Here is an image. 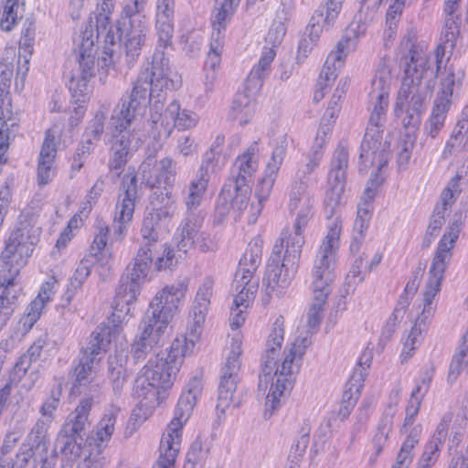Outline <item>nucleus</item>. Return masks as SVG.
Instances as JSON below:
<instances>
[{
    "instance_id": "15",
    "label": "nucleus",
    "mask_w": 468,
    "mask_h": 468,
    "mask_svg": "<svg viewBox=\"0 0 468 468\" xmlns=\"http://www.w3.org/2000/svg\"><path fill=\"white\" fill-rule=\"evenodd\" d=\"M457 238L458 235L456 233L450 232L449 235L444 234L439 241L429 271V279L423 295V314L427 317L431 314L432 301L441 289V282L443 279L447 264L452 258V249Z\"/></svg>"
},
{
    "instance_id": "12",
    "label": "nucleus",
    "mask_w": 468,
    "mask_h": 468,
    "mask_svg": "<svg viewBox=\"0 0 468 468\" xmlns=\"http://www.w3.org/2000/svg\"><path fill=\"white\" fill-rule=\"evenodd\" d=\"M341 229V221L338 218L334 219L317 250L311 272L312 292L326 294L331 292V284L335 279L336 254Z\"/></svg>"
},
{
    "instance_id": "31",
    "label": "nucleus",
    "mask_w": 468,
    "mask_h": 468,
    "mask_svg": "<svg viewBox=\"0 0 468 468\" xmlns=\"http://www.w3.org/2000/svg\"><path fill=\"white\" fill-rule=\"evenodd\" d=\"M10 84V78H7L6 80L0 78V137L4 139L7 147L9 146V129L16 125V122L12 118Z\"/></svg>"
},
{
    "instance_id": "11",
    "label": "nucleus",
    "mask_w": 468,
    "mask_h": 468,
    "mask_svg": "<svg viewBox=\"0 0 468 468\" xmlns=\"http://www.w3.org/2000/svg\"><path fill=\"white\" fill-rule=\"evenodd\" d=\"M115 313L108 322L101 323L92 332L88 346L82 351V355L79 359L78 365L74 368L75 384L73 390L79 389L80 387H86L90 384L94 376L93 365L98 355L105 352L106 347L110 345L112 339L119 335L121 326V314L114 307ZM128 314L129 313L122 312Z\"/></svg>"
},
{
    "instance_id": "43",
    "label": "nucleus",
    "mask_w": 468,
    "mask_h": 468,
    "mask_svg": "<svg viewBox=\"0 0 468 468\" xmlns=\"http://www.w3.org/2000/svg\"><path fill=\"white\" fill-rule=\"evenodd\" d=\"M92 264L93 260L90 258H84L80 261L73 276L70 278L69 284L63 296V301H65L67 304L70 303L78 290L81 288L82 284L90 274Z\"/></svg>"
},
{
    "instance_id": "20",
    "label": "nucleus",
    "mask_w": 468,
    "mask_h": 468,
    "mask_svg": "<svg viewBox=\"0 0 468 468\" xmlns=\"http://www.w3.org/2000/svg\"><path fill=\"white\" fill-rule=\"evenodd\" d=\"M331 14L324 11V8L318 7L311 17L307 30L309 34L303 37L298 45L296 59L299 63L306 58L317 42L323 30H328L334 26L337 17H329Z\"/></svg>"
},
{
    "instance_id": "39",
    "label": "nucleus",
    "mask_w": 468,
    "mask_h": 468,
    "mask_svg": "<svg viewBox=\"0 0 468 468\" xmlns=\"http://www.w3.org/2000/svg\"><path fill=\"white\" fill-rule=\"evenodd\" d=\"M164 116L166 119L173 121L174 125L179 130H186L193 128L197 125L198 117L197 113L180 109V104L177 101H173L168 104L164 112Z\"/></svg>"
},
{
    "instance_id": "29",
    "label": "nucleus",
    "mask_w": 468,
    "mask_h": 468,
    "mask_svg": "<svg viewBox=\"0 0 468 468\" xmlns=\"http://www.w3.org/2000/svg\"><path fill=\"white\" fill-rule=\"evenodd\" d=\"M214 279L210 276L206 277L200 284L195 301L190 312V316L193 318L195 331L200 328L205 322L208 307L210 305V299L213 295Z\"/></svg>"
},
{
    "instance_id": "10",
    "label": "nucleus",
    "mask_w": 468,
    "mask_h": 468,
    "mask_svg": "<svg viewBox=\"0 0 468 468\" xmlns=\"http://www.w3.org/2000/svg\"><path fill=\"white\" fill-rule=\"evenodd\" d=\"M285 239L281 238L269 258L262 285L269 297H281L286 292L298 268L302 250H299L301 239L292 242V247L285 245Z\"/></svg>"
},
{
    "instance_id": "25",
    "label": "nucleus",
    "mask_w": 468,
    "mask_h": 468,
    "mask_svg": "<svg viewBox=\"0 0 468 468\" xmlns=\"http://www.w3.org/2000/svg\"><path fill=\"white\" fill-rule=\"evenodd\" d=\"M112 16L103 15H95V26L90 24L87 28H92L94 32V42H99L101 37H104L105 46L102 55L98 59V65L101 68H108L113 63V49L114 35L112 32L111 26Z\"/></svg>"
},
{
    "instance_id": "42",
    "label": "nucleus",
    "mask_w": 468,
    "mask_h": 468,
    "mask_svg": "<svg viewBox=\"0 0 468 468\" xmlns=\"http://www.w3.org/2000/svg\"><path fill=\"white\" fill-rule=\"evenodd\" d=\"M396 410L393 407L389 406L384 411L379 420L377 428V432L372 441L376 457L379 456V454L382 452L384 446L388 441V435L393 428V419Z\"/></svg>"
},
{
    "instance_id": "24",
    "label": "nucleus",
    "mask_w": 468,
    "mask_h": 468,
    "mask_svg": "<svg viewBox=\"0 0 468 468\" xmlns=\"http://www.w3.org/2000/svg\"><path fill=\"white\" fill-rule=\"evenodd\" d=\"M56 136L54 131L49 129L39 153L37 164V183L39 186H46L52 181L56 174L54 161L57 154Z\"/></svg>"
},
{
    "instance_id": "37",
    "label": "nucleus",
    "mask_w": 468,
    "mask_h": 468,
    "mask_svg": "<svg viewBox=\"0 0 468 468\" xmlns=\"http://www.w3.org/2000/svg\"><path fill=\"white\" fill-rule=\"evenodd\" d=\"M373 205L369 202L360 203L357 208V216L354 223L353 239L350 244V250L356 252L364 239V233L368 228Z\"/></svg>"
},
{
    "instance_id": "21",
    "label": "nucleus",
    "mask_w": 468,
    "mask_h": 468,
    "mask_svg": "<svg viewBox=\"0 0 468 468\" xmlns=\"http://www.w3.org/2000/svg\"><path fill=\"white\" fill-rule=\"evenodd\" d=\"M350 37H342L337 45L336 50L332 51L326 58L324 65L317 80V87L329 88L333 85L337 77V71L344 65V60L350 50Z\"/></svg>"
},
{
    "instance_id": "26",
    "label": "nucleus",
    "mask_w": 468,
    "mask_h": 468,
    "mask_svg": "<svg viewBox=\"0 0 468 468\" xmlns=\"http://www.w3.org/2000/svg\"><path fill=\"white\" fill-rule=\"evenodd\" d=\"M79 55L77 56L80 66L78 74L84 79H92L95 76V47L94 32L92 28H87L79 37Z\"/></svg>"
},
{
    "instance_id": "57",
    "label": "nucleus",
    "mask_w": 468,
    "mask_h": 468,
    "mask_svg": "<svg viewBox=\"0 0 468 468\" xmlns=\"http://www.w3.org/2000/svg\"><path fill=\"white\" fill-rule=\"evenodd\" d=\"M61 395L62 386L61 384H58L51 389L49 396L42 404L40 408V419H44L46 421L48 422L53 421V420L55 419L54 413L59 406Z\"/></svg>"
},
{
    "instance_id": "18",
    "label": "nucleus",
    "mask_w": 468,
    "mask_h": 468,
    "mask_svg": "<svg viewBox=\"0 0 468 468\" xmlns=\"http://www.w3.org/2000/svg\"><path fill=\"white\" fill-rule=\"evenodd\" d=\"M240 354V343L234 341L231 345V351L221 369L217 403V410L221 412H224L233 401L239 381V371L240 368L239 358Z\"/></svg>"
},
{
    "instance_id": "17",
    "label": "nucleus",
    "mask_w": 468,
    "mask_h": 468,
    "mask_svg": "<svg viewBox=\"0 0 468 468\" xmlns=\"http://www.w3.org/2000/svg\"><path fill=\"white\" fill-rule=\"evenodd\" d=\"M119 198L115 206V217L113 223V236L115 240H122L127 231V224L132 220L135 202L138 198L137 176H124Z\"/></svg>"
},
{
    "instance_id": "48",
    "label": "nucleus",
    "mask_w": 468,
    "mask_h": 468,
    "mask_svg": "<svg viewBox=\"0 0 468 468\" xmlns=\"http://www.w3.org/2000/svg\"><path fill=\"white\" fill-rule=\"evenodd\" d=\"M432 314L427 317L423 314L422 312L421 314L417 318L414 325L412 326L404 342V347L401 353L402 362L407 361L412 356V352L416 349V346L420 342V335L426 325L425 321Z\"/></svg>"
},
{
    "instance_id": "55",
    "label": "nucleus",
    "mask_w": 468,
    "mask_h": 468,
    "mask_svg": "<svg viewBox=\"0 0 468 468\" xmlns=\"http://www.w3.org/2000/svg\"><path fill=\"white\" fill-rule=\"evenodd\" d=\"M308 183V180H298L295 177L290 192L289 209L291 212L296 211V209L299 208L300 204L311 202V198L307 191Z\"/></svg>"
},
{
    "instance_id": "62",
    "label": "nucleus",
    "mask_w": 468,
    "mask_h": 468,
    "mask_svg": "<svg viewBox=\"0 0 468 468\" xmlns=\"http://www.w3.org/2000/svg\"><path fill=\"white\" fill-rule=\"evenodd\" d=\"M321 160L322 154L320 152L315 151L314 154H308L307 161L299 165L295 175L296 178L298 180L304 179L310 181L308 176L319 166Z\"/></svg>"
},
{
    "instance_id": "63",
    "label": "nucleus",
    "mask_w": 468,
    "mask_h": 468,
    "mask_svg": "<svg viewBox=\"0 0 468 468\" xmlns=\"http://www.w3.org/2000/svg\"><path fill=\"white\" fill-rule=\"evenodd\" d=\"M125 361L126 357L119 354L109 356L108 372L111 381L126 378Z\"/></svg>"
},
{
    "instance_id": "19",
    "label": "nucleus",
    "mask_w": 468,
    "mask_h": 468,
    "mask_svg": "<svg viewBox=\"0 0 468 468\" xmlns=\"http://www.w3.org/2000/svg\"><path fill=\"white\" fill-rule=\"evenodd\" d=\"M348 160L347 149L339 144L333 154L328 175L330 189L326 196L331 203L337 204L345 191Z\"/></svg>"
},
{
    "instance_id": "6",
    "label": "nucleus",
    "mask_w": 468,
    "mask_h": 468,
    "mask_svg": "<svg viewBox=\"0 0 468 468\" xmlns=\"http://www.w3.org/2000/svg\"><path fill=\"white\" fill-rule=\"evenodd\" d=\"M390 83V69L385 62H380L372 79L368 92L370 116L360 147L359 159L365 168L375 166L379 171L388 164L389 143L383 140L382 128L386 122Z\"/></svg>"
},
{
    "instance_id": "13",
    "label": "nucleus",
    "mask_w": 468,
    "mask_h": 468,
    "mask_svg": "<svg viewBox=\"0 0 468 468\" xmlns=\"http://www.w3.org/2000/svg\"><path fill=\"white\" fill-rule=\"evenodd\" d=\"M194 346V341H188L186 336L176 337L168 351L156 354L142 370L149 373V377L151 374L154 375V383L162 388L163 392H165L173 386L183 357L192 351Z\"/></svg>"
},
{
    "instance_id": "1",
    "label": "nucleus",
    "mask_w": 468,
    "mask_h": 468,
    "mask_svg": "<svg viewBox=\"0 0 468 468\" xmlns=\"http://www.w3.org/2000/svg\"><path fill=\"white\" fill-rule=\"evenodd\" d=\"M403 55L400 66L404 69V77L396 101L395 113L399 117L407 104L406 115L402 123L406 128H417L421 122V114L434 88V79L440 76V90L434 101L447 102L451 107L454 89L459 88L465 76L463 67L454 61L449 62L441 71L442 58L445 47L440 45L436 48V71L431 68L429 58L422 48L417 44L415 34L409 33L400 43Z\"/></svg>"
},
{
    "instance_id": "56",
    "label": "nucleus",
    "mask_w": 468,
    "mask_h": 468,
    "mask_svg": "<svg viewBox=\"0 0 468 468\" xmlns=\"http://www.w3.org/2000/svg\"><path fill=\"white\" fill-rule=\"evenodd\" d=\"M240 1L223 0L214 15L213 26L219 32L230 21Z\"/></svg>"
},
{
    "instance_id": "9",
    "label": "nucleus",
    "mask_w": 468,
    "mask_h": 468,
    "mask_svg": "<svg viewBox=\"0 0 468 468\" xmlns=\"http://www.w3.org/2000/svg\"><path fill=\"white\" fill-rule=\"evenodd\" d=\"M201 379L194 377L186 384L175 410V416L163 434L159 446V458L153 468H171L181 445L183 424L190 417L202 392Z\"/></svg>"
},
{
    "instance_id": "40",
    "label": "nucleus",
    "mask_w": 468,
    "mask_h": 468,
    "mask_svg": "<svg viewBox=\"0 0 468 468\" xmlns=\"http://www.w3.org/2000/svg\"><path fill=\"white\" fill-rule=\"evenodd\" d=\"M233 290L237 292L233 299L232 307L233 311L236 312L239 309H247L249 303L257 292L258 282L249 281L246 279H240L239 277L234 278L232 283Z\"/></svg>"
},
{
    "instance_id": "61",
    "label": "nucleus",
    "mask_w": 468,
    "mask_h": 468,
    "mask_svg": "<svg viewBox=\"0 0 468 468\" xmlns=\"http://www.w3.org/2000/svg\"><path fill=\"white\" fill-rule=\"evenodd\" d=\"M460 16H445V26L442 34L445 45H449L451 48H453L456 45L460 33Z\"/></svg>"
},
{
    "instance_id": "47",
    "label": "nucleus",
    "mask_w": 468,
    "mask_h": 468,
    "mask_svg": "<svg viewBox=\"0 0 468 468\" xmlns=\"http://www.w3.org/2000/svg\"><path fill=\"white\" fill-rule=\"evenodd\" d=\"M108 118L106 109H100L96 112L94 117L89 122L82 138L85 139L87 144H97L101 140L105 128V122Z\"/></svg>"
},
{
    "instance_id": "32",
    "label": "nucleus",
    "mask_w": 468,
    "mask_h": 468,
    "mask_svg": "<svg viewBox=\"0 0 468 468\" xmlns=\"http://www.w3.org/2000/svg\"><path fill=\"white\" fill-rule=\"evenodd\" d=\"M276 53L273 48H263L261 58L250 70L247 78V90H258L261 88L264 79L270 74L271 64Z\"/></svg>"
},
{
    "instance_id": "23",
    "label": "nucleus",
    "mask_w": 468,
    "mask_h": 468,
    "mask_svg": "<svg viewBox=\"0 0 468 468\" xmlns=\"http://www.w3.org/2000/svg\"><path fill=\"white\" fill-rule=\"evenodd\" d=\"M258 143H251L247 150L237 157L228 180L251 186L253 176L258 168Z\"/></svg>"
},
{
    "instance_id": "30",
    "label": "nucleus",
    "mask_w": 468,
    "mask_h": 468,
    "mask_svg": "<svg viewBox=\"0 0 468 468\" xmlns=\"http://www.w3.org/2000/svg\"><path fill=\"white\" fill-rule=\"evenodd\" d=\"M209 179L195 175L188 185L182 190V199L186 207V212L203 213L199 207L205 197L208 187Z\"/></svg>"
},
{
    "instance_id": "16",
    "label": "nucleus",
    "mask_w": 468,
    "mask_h": 468,
    "mask_svg": "<svg viewBox=\"0 0 468 468\" xmlns=\"http://www.w3.org/2000/svg\"><path fill=\"white\" fill-rule=\"evenodd\" d=\"M142 184L150 188H163L165 197L169 200L176 181V164L171 157L156 159V153L151 152L140 165Z\"/></svg>"
},
{
    "instance_id": "4",
    "label": "nucleus",
    "mask_w": 468,
    "mask_h": 468,
    "mask_svg": "<svg viewBox=\"0 0 468 468\" xmlns=\"http://www.w3.org/2000/svg\"><path fill=\"white\" fill-rule=\"evenodd\" d=\"M187 286L186 281H178L163 288L150 302L139 326L141 334L131 346L134 364L144 361L154 347L164 344L168 324L185 298Z\"/></svg>"
},
{
    "instance_id": "51",
    "label": "nucleus",
    "mask_w": 468,
    "mask_h": 468,
    "mask_svg": "<svg viewBox=\"0 0 468 468\" xmlns=\"http://www.w3.org/2000/svg\"><path fill=\"white\" fill-rule=\"evenodd\" d=\"M449 109L447 102L434 101L431 115L425 125V131L431 138H435L443 127Z\"/></svg>"
},
{
    "instance_id": "45",
    "label": "nucleus",
    "mask_w": 468,
    "mask_h": 468,
    "mask_svg": "<svg viewBox=\"0 0 468 468\" xmlns=\"http://www.w3.org/2000/svg\"><path fill=\"white\" fill-rule=\"evenodd\" d=\"M446 148L450 151L454 148L468 149V104L463 108L461 119L457 122L446 143Z\"/></svg>"
},
{
    "instance_id": "8",
    "label": "nucleus",
    "mask_w": 468,
    "mask_h": 468,
    "mask_svg": "<svg viewBox=\"0 0 468 468\" xmlns=\"http://www.w3.org/2000/svg\"><path fill=\"white\" fill-rule=\"evenodd\" d=\"M174 0H157L155 14V30L158 37L157 45L152 61L143 66L136 78L148 74L147 82L162 91V88H175L174 81L169 78V58L165 50L172 46L174 33Z\"/></svg>"
},
{
    "instance_id": "50",
    "label": "nucleus",
    "mask_w": 468,
    "mask_h": 468,
    "mask_svg": "<svg viewBox=\"0 0 468 468\" xmlns=\"http://www.w3.org/2000/svg\"><path fill=\"white\" fill-rule=\"evenodd\" d=\"M311 426L308 420H304L300 431L298 437L294 440L290 454L289 462L298 465L300 460L304 455L310 441Z\"/></svg>"
},
{
    "instance_id": "36",
    "label": "nucleus",
    "mask_w": 468,
    "mask_h": 468,
    "mask_svg": "<svg viewBox=\"0 0 468 468\" xmlns=\"http://www.w3.org/2000/svg\"><path fill=\"white\" fill-rule=\"evenodd\" d=\"M297 210V216L293 224V232L290 233L289 236H282V238L285 239V245L292 247V242L296 243V240L299 239L302 240L299 243V250H302V248L304 244V237L303 235V229L308 225V222L313 218V204L310 203H302ZM282 235H284L282 233Z\"/></svg>"
},
{
    "instance_id": "27",
    "label": "nucleus",
    "mask_w": 468,
    "mask_h": 468,
    "mask_svg": "<svg viewBox=\"0 0 468 468\" xmlns=\"http://www.w3.org/2000/svg\"><path fill=\"white\" fill-rule=\"evenodd\" d=\"M116 422V412L111 410L104 414L99 421L94 434L87 436L83 449L84 451L96 452L100 450V455L111 439Z\"/></svg>"
},
{
    "instance_id": "3",
    "label": "nucleus",
    "mask_w": 468,
    "mask_h": 468,
    "mask_svg": "<svg viewBox=\"0 0 468 468\" xmlns=\"http://www.w3.org/2000/svg\"><path fill=\"white\" fill-rule=\"evenodd\" d=\"M172 215L170 209L164 207L154 208L144 216L141 229L142 244L133 268L127 269V273L122 275L116 290L114 303L117 311L130 312V306L140 294L154 261L157 271L172 268L177 263L174 250L159 240V230L171 219Z\"/></svg>"
},
{
    "instance_id": "59",
    "label": "nucleus",
    "mask_w": 468,
    "mask_h": 468,
    "mask_svg": "<svg viewBox=\"0 0 468 468\" xmlns=\"http://www.w3.org/2000/svg\"><path fill=\"white\" fill-rule=\"evenodd\" d=\"M44 308V302L40 299H34L27 306L24 315L21 317L19 324L25 332L29 331L37 323L41 315Z\"/></svg>"
},
{
    "instance_id": "46",
    "label": "nucleus",
    "mask_w": 468,
    "mask_h": 468,
    "mask_svg": "<svg viewBox=\"0 0 468 468\" xmlns=\"http://www.w3.org/2000/svg\"><path fill=\"white\" fill-rule=\"evenodd\" d=\"M153 376L149 377V373H144L142 369L135 379L134 391L139 398L150 400L159 399L163 390L154 383Z\"/></svg>"
},
{
    "instance_id": "60",
    "label": "nucleus",
    "mask_w": 468,
    "mask_h": 468,
    "mask_svg": "<svg viewBox=\"0 0 468 468\" xmlns=\"http://www.w3.org/2000/svg\"><path fill=\"white\" fill-rule=\"evenodd\" d=\"M277 175V171H272L268 167L265 168L264 176L260 180L255 191V195L258 197L260 203H262L269 197L276 181Z\"/></svg>"
},
{
    "instance_id": "52",
    "label": "nucleus",
    "mask_w": 468,
    "mask_h": 468,
    "mask_svg": "<svg viewBox=\"0 0 468 468\" xmlns=\"http://www.w3.org/2000/svg\"><path fill=\"white\" fill-rule=\"evenodd\" d=\"M468 366V327L463 336V342L453 355L449 368V379L454 380L463 369Z\"/></svg>"
},
{
    "instance_id": "28",
    "label": "nucleus",
    "mask_w": 468,
    "mask_h": 468,
    "mask_svg": "<svg viewBox=\"0 0 468 468\" xmlns=\"http://www.w3.org/2000/svg\"><path fill=\"white\" fill-rule=\"evenodd\" d=\"M186 216L178 229L180 239L177 242V251L179 252L178 256H176L177 260L181 259L182 254H186L194 246L204 219V213L186 212Z\"/></svg>"
},
{
    "instance_id": "53",
    "label": "nucleus",
    "mask_w": 468,
    "mask_h": 468,
    "mask_svg": "<svg viewBox=\"0 0 468 468\" xmlns=\"http://www.w3.org/2000/svg\"><path fill=\"white\" fill-rule=\"evenodd\" d=\"M291 143H292V140L286 133L274 139L271 156L268 161L266 167L272 171L279 172Z\"/></svg>"
},
{
    "instance_id": "49",
    "label": "nucleus",
    "mask_w": 468,
    "mask_h": 468,
    "mask_svg": "<svg viewBox=\"0 0 468 468\" xmlns=\"http://www.w3.org/2000/svg\"><path fill=\"white\" fill-rule=\"evenodd\" d=\"M147 5L148 0H123L122 16L129 18V23L148 24Z\"/></svg>"
},
{
    "instance_id": "54",
    "label": "nucleus",
    "mask_w": 468,
    "mask_h": 468,
    "mask_svg": "<svg viewBox=\"0 0 468 468\" xmlns=\"http://www.w3.org/2000/svg\"><path fill=\"white\" fill-rule=\"evenodd\" d=\"M23 16V7L20 0H5L0 27L4 31H11L18 19Z\"/></svg>"
},
{
    "instance_id": "58",
    "label": "nucleus",
    "mask_w": 468,
    "mask_h": 468,
    "mask_svg": "<svg viewBox=\"0 0 468 468\" xmlns=\"http://www.w3.org/2000/svg\"><path fill=\"white\" fill-rule=\"evenodd\" d=\"M36 450L29 445L23 443L20 445L17 452L16 453V459H13L14 468H27L31 464L36 468L37 463H40V458L38 459L36 455ZM42 454L39 453V457Z\"/></svg>"
},
{
    "instance_id": "33",
    "label": "nucleus",
    "mask_w": 468,
    "mask_h": 468,
    "mask_svg": "<svg viewBox=\"0 0 468 468\" xmlns=\"http://www.w3.org/2000/svg\"><path fill=\"white\" fill-rule=\"evenodd\" d=\"M261 262V247L259 240L250 242L249 247L241 257L238 270L235 273L236 277L241 280L246 279L252 281L253 274Z\"/></svg>"
},
{
    "instance_id": "5",
    "label": "nucleus",
    "mask_w": 468,
    "mask_h": 468,
    "mask_svg": "<svg viewBox=\"0 0 468 468\" xmlns=\"http://www.w3.org/2000/svg\"><path fill=\"white\" fill-rule=\"evenodd\" d=\"M37 237L27 226L11 232L1 253L4 263L0 271V328L4 327L23 297L20 271L32 255Z\"/></svg>"
},
{
    "instance_id": "41",
    "label": "nucleus",
    "mask_w": 468,
    "mask_h": 468,
    "mask_svg": "<svg viewBox=\"0 0 468 468\" xmlns=\"http://www.w3.org/2000/svg\"><path fill=\"white\" fill-rule=\"evenodd\" d=\"M421 433V426L417 425L413 427L410 434L403 441L401 448L397 455L396 463L392 468H409L414 457L413 450L419 443Z\"/></svg>"
},
{
    "instance_id": "38",
    "label": "nucleus",
    "mask_w": 468,
    "mask_h": 468,
    "mask_svg": "<svg viewBox=\"0 0 468 468\" xmlns=\"http://www.w3.org/2000/svg\"><path fill=\"white\" fill-rule=\"evenodd\" d=\"M50 423L44 419H38L27 435L28 443L27 444L44 454L40 456V460L42 458L48 459L47 452L50 443L48 431Z\"/></svg>"
},
{
    "instance_id": "64",
    "label": "nucleus",
    "mask_w": 468,
    "mask_h": 468,
    "mask_svg": "<svg viewBox=\"0 0 468 468\" xmlns=\"http://www.w3.org/2000/svg\"><path fill=\"white\" fill-rule=\"evenodd\" d=\"M363 262H364L363 256H359L354 261V262L351 266V269L345 279V286L347 287L346 292H348L349 290H354L355 287L359 282H362L364 281L365 278L361 274L362 273L361 268H362Z\"/></svg>"
},
{
    "instance_id": "14",
    "label": "nucleus",
    "mask_w": 468,
    "mask_h": 468,
    "mask_svg": "<svg viewBox=\"0 0 468 468\" xmlns=\"http://www.w3.org/2000/svg\"><path fill=\"white\" fill-rule=\"evenodd\" d=\"M92 405L93 399L91 397L83 398L75 410L68 415L58 439V441L62 443L60 452L81 454L84 437L90 426L89 415Z\"/></svg>"
},
{
    "instance_id": "34",
    "label": "nucleus",
    "mask_w": 468,
    "mask_h": 468,
    "mask_svg": "<svg viewBox=\"0 0 468 468\" xmlns=\"http://www.w3.org/2000/svg\"><path fill=\"white\" fill-rule=\"evenodd\" d=\"M250 194L251 186L248 184H238L233 180H227L223 186V197L230 199L232 209L239 214L247 208Z\"/></svg>"
},
{
    "instance_id": "7",
    "label": "nucleus",
    "mask_w": 468,
    "mask_h": 468,
    "mask_svg": "<svg viewBox=\"0 0 468 468\" xmlns=\"http://www.w3.org/2000/svg\"><path fill=\"white\" fill-rule=\"evenodd\" d=\"M284 328L283 319L279 317L275 320L272 329L268 336L265 352L261 357V374H260L259 388H267L268 378L274 371V377L266 397L264 418L270 419L273 412L280 408V398L292 389L294 382L292 377V363L296 356L291 349L285 356L281 367H277V356L280 354L283 342Z\"/></svg>"
},
{
    "instance_id": "44",
    "label": "nucleus",
    "mask_w": 468,
    "mask_h": 468,
    "mask_svg": "<svg viewBox=\"0 0 468 468\" xmlns=\"http://www.w3.org/2000/svg\"><path fill=\"white\" fill-rule=\"evenodd\" d=\"M312 292L313 303L307 312V332L310 334H315L319 330L321 322L324 318V305L329 294L316 292Z\"/></svg>"
},
{
    "instance_id": "35",
    "label": "nucleus",
    "mask_w": 468,
    "mask_h": 468,
    "mask_svg": "<svg viewBox=\"0 0 468 468\" xmlns=\"http://www.w3.org/2000/svg\"><path fill=\"white\" fill-rule=\"evenodd\" d=\"M249 91L246 89V90L237 92L229 111V117L239 120L240 125L247 124L254 112V101Z\"/></svg>"
},
{
    "instance_id": "22",
    "label": "nucleus",
    "mask_w": 468,
    "mask_h": 468,
    "mask_svg": "<svg viewBox=\"0 0 468 468\" xmlns=\"http://www.w3.org/2000/svg\"><path fill=\"white\" fill-rule=\"evenodd\" d=\"M148 32V24L129 23V27L122 37L124 61L129 68L133 67L140 57Z\"/></svg>"
},
{
    "instance_id": "2",
    "label": "nucleus",
    "mask_w": 468,
    "mask_h": 468,
    "mask_svg": "<svg viewBox=\"0 0 468 468\" xmlns=\"http://www.w3.org/2000/svg\"><path fill=\"white\" fill-rule=\"evenodd\" d=\"M148 74H142L132 83V88L122 96L112 114V146L110 149L109 168L119 176L127 162L143 144V139L135 130L129 127L143 116L149 106L150 119L157 123L162 118L166 89L156 90V87L147 82Z\"/></svg>"
}]
</instances>
